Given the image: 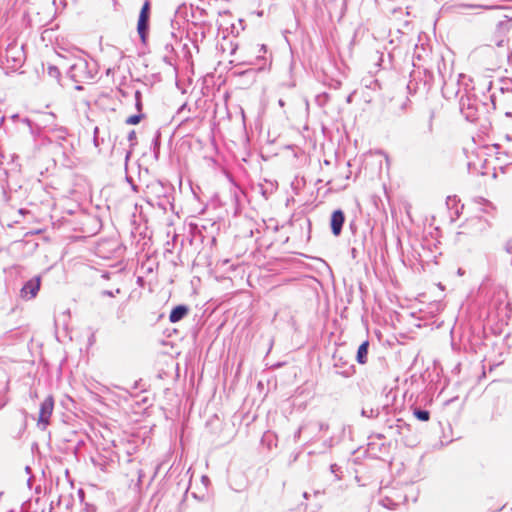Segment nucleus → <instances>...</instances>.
I'll list each match as a JSON object with an SVG mask.
<instances>
[{"label": "nucleus", "instance_id": "f257e3e1", "mask_svg": "<svg viewBox=\"0 0 512 512\" xmlns=\"http://www.w3.org/2000/svg\"><path fill=\"white\" fill-rule=\"evenodd\" d=\"M81 51L77 50L76 53H70V56L58 55L67 59L70 63L67 68V76L76 83L86 82L94 78V68L84 58Z\"/></svg>", "mask_w": 512, "mask_h": 512}, {"label": "nucleus", "instance_id": "f03ea898", "mask_svg": "<svg viewBox=\"0 0 512 512\" xmlns=\"http://www.w3.org/2000/svg\"><path fill=\"white\" fill-rule=\"evenodd\" d=\"M148 191L151 195H153L157 200V205L161 208H165L167 204H171V198L174 191V188L163 181L156 180L151 182L148 186Z\"/></svg>", "mask_w": 512, "mask_h": 512}, {"label": "nucleus", "instance_id": "7ed1b4c3", "mask_svg": "<svg viewBox=\"0 0 512 512\" xmlns=\"http://www.w3.org/2000/svg\"><path fill=\"white\" fill-rule=\"evenodd\" d=\"M150 16H151V2L145 0L143 3L138 21H137V33L139 35L142 44L146 45L148 42L149 31H150Z\"/></svg>", "mask_w": 512, "mask_h": 512}, {"label": "nucleus", "instance_id": "20e7f679", "mask_svg": "<svg viewBox=\"0 0 512 512\" xmlns=\"http://www.w3.org/2000/svg\"><path fill=\"white\" fill-rule=\"evenodd\" d=\"M437 70L439 77L442 81V94L445 98H450L452 94L457 95L459 91L454 92L452 89L453 86V75L451 68L447 65L444 58L441 57L437 62Z\"/></svg>", "mask_w": 512, "mask_h": 512}, {"label": "nucleus", "instance_id": "39448f33", "mask_svg": "<svg viewBox=\"0 0 512 512\" xmlns=\"http://www.w3.org/2000/svg\"><path fill=\"white\" fill-rule=\"evenodd\" d=\"M459 109L464 118L474 123L479 118V107L477 99L472 95H462L459 100Z\"/></svg>", "mask_w": 512, "mask_h": 512}, {"label": "nucleus", "instance_id": "423d86ee", "mask_svg": "<svg viewBox=\"0 0 512 512\" xmlns=\"http://www.w3.org/2000/svg\"><path fill=\"white\" fill-rule=\"evenodd\" d=\"M407 495L399 488H385L382 491V497L380 499V503L388 508L395 509L401 504L407 502Z\"/></svg>", "mask_w": 512, "mask_h": 512}, {"label": "nucleus", "instance_id": "0eeeda50", "mask_svg": "<svg viewBox=\"0 0 512 512\" xmlns=\"http://www.w3.org/2000/svg\"><path fill=\"white\" fill-rule=\"evenodd\" d=\"M489 227V222L482 216H474L467 219L461 226L459 235H479Z\"/></svg>", "mask_w": 512, "mask_h": 512}, {"label": "nucleus", "instance_id": "6e6552de", "mask_svg": "<svg viewBox=\"0 0 512 512\" xmlns=\"http://www.w3.org/2000/svg\"><path fill=\"white\" fill-rule=\"evenodd\" d=\"M54 409V398L52 395H48L44 401L40 404L38 426L41 430H45L50 423V417Z\"/></svg>", "mask_w": 512, "mask_h": 512}, {"label": "nucleus", "instance_id": "1a4fd4ad", "mask_svg": "<svg viewBox=\"0 0 512 512\" xmlns=\"http://www.w3.org/2000/svg\"><path fill=\"white\" fill-rule=\"evenodd\" d=\"M333 361V366L337 374L345 378H349L355 374V366L339 353L336 352L333 354Z\"/></svg>", "mask_w": 512, "mask_h": 512}, {"label": "nucleus", "instance_id": "9d476101", "mask_svg": "<svg viewBox=\"0 0 512 512\" xmlns=\"http://www.w3.org/2000/svg\"><path fill=\"white\" fill-rule=\"evenodd\" d=\"M41 277L39 275L26 281L20 290V297L24 300L35 298L40 290Z\"/></svg>", "mask_w": 512, "mask_h": 512}, {"label": "nucleus", "instance_id": "9b49d317", "mask_svg": "<svg viewBox=\"0 0 512 512\" xmlns=\"http://www.w3.org/2000/svg\"><path fill=\"white\" fill-rule=\"evenodd\" d=\"M345 219V213L343 212L342 209H336L332 212L330 217V229L331 233L335 237L341 235Z\"/></svg>", "mask_w": 512, "mask_h": 512}, {"label": "nucleus", "instance_id": "f8f14e48", "mask_svg": "<svg viewBox=\"0 0 512 512\" xmlns=\"http://www.w3.org/2000/svg\"><path fill=\"white\" fill-rule=\"evenodd\" d=\"M485 9L488 11V20L495 24L512 15V10L506 6H491Z\"/></svg>", "mask_w": 512, "mask_h": 512}, {"label": "nucleus", "instance_id": "ddd939ff", "mask_svg": "<svg viewBox=\"0 0 512 512\" xmlns=\"http://www.w3.org/2000/svg\"><path fill=\"white\" fill-rule=\"evenodd\" d=\"M23 52L17 45L9 44L5 51V58L7 62H12L10 68L17 69L23 62Z\"/></svg>", "mask_w": 512, "mask_h": 512}, {"label": "nucleus", "instance_id": "4468645a", "mask_svg": "<svg viewBox=\"0 0 512 512\" xmlns=\"http://www.w3.org/2000/svg\"><path fill=\"white\" fill-rule=\"evenodd\" d=\"M68 134V131L65 127H57L54 129H51L50 131V140L51 141H57L60 145V147L63 148V153L66 154L71 148L72 144H69V147H67L65 143H67L66 136Z\"/></svg>", "mask_w": 512, "mask_h": 512}, {"label": "nucleus", "instance_id": "2eb2a0df", "mask_svg": "<svg viewBox=\"0 0 512 512\" xmlns=\"http://www.w3.org/2000/svg\"><path fill=\"white\" fill-rule=\"evenodd\" d=\"M189 313V307L185 304H179L172 308L169 314V321L177 323L185 318Z\"/></svg>", "mask_w": 512, "mask_h": 512}, {"label": "nucleus", "instance_id": "dca6fc26", "mask_svg": "<svg viewBox=\"0 0 512 512\" xmlns=\"http://www.w3.org/2000/svg\"><path fill=\"white\" fill-rule=\"evenodd\" d=\"M512 28V15L503 21H499L495 24V32L498 36H506Z\"/></svg>", "mask_w": 512, "mask_h": 512}, {"label": "nucleus", "instance_id": "f3484780", "mask_svg": "<svg viewBox=\"0 0 512 512\" xmlns=\"http://www.w3.org/2000/svg\"><path fill=\"white\" fill-rule=\"evenodd\" d=\"M388 429L393 431L398 436L403 435L404 430L412 431L411 425L400 418L396 419L395 423L388 425Z\"/></svg>", "mask_w": 512, "mask_h": 512}, {"label": "nucleus", "instance_id": "a211bd4d", "mask_svg": "<svg viewBox=\"0 0 512 512\" xmlns=\"http://www.w3.org/2000/svg\"><path fill=\"white\" fill-rule=\"evenodd\" d=\"M368 349H369V341L368 340L362 342L359 345L358 350H357V354H356V361L359 364L363 365V364L367 363V360H368Z\"/></svg>", "mask_w": 512, "mask_h": 512}, {"label": "nucleus", "instance_id": "6ab92c4d", "mask_svg": "<svg viewBox=\"0 0 512 512\" xmlns=\"http://www.w3.org/2000/svg\"><path fill=\"white\" fill-rule=\"evenodd\" d=\"M160 147H161V132L157 130L151 141V151L153 152V156L155 160L159 159L160 156Z\"/></svg>", "mask_w": 512, "mask_h": 512}, {"label": "nucleus", "instance_id": "aec40b11", "mask_svg": "<svg viewBox=\"0 0 512 512\" xmlns=\"http://www.w3.org/2000/svg\"><path fill=\"white\" fill-rule=\"evenodd\" d=\"M409 104L410 100L407 97L401 99L400 101H394V114H396L397 116L403 115L404 113H406Z\"/></svg>", "mask_w": 512, "mask_h": 512}, {"label": "nucleus", "instance_id": "412c9836", "mask_svg": "<svg viewBox=\"0 0 512 512\" xmlns=\"http://www.w3.org/2000/svg\"><path fill=\"white\" fill-rule=\"evenodd\" d=\"M458 202H459V200L456 198V196H448L447 197L446 204H447L448 208L452 209L453 207H455V217H451L452 220H455L456 218H458L461 214V210L463 209V205H461V207L459 209Z\"/></svg>", "mask_w": 512, "mask_h": 512}, {"label": "nucleus", "instance_id": "4be33fe9", "mask_svg": "<svg viewBox=\"0 0 512 512\" xmlns=\"http://www.w3.org/2000/svg\"><path fill=\"white\" fill-rule=\"evenodd\" d=\"M366 240H367V235L365 232H363L360 235L355 234V237L352 241V245L353 246L357 245V247H359L362 252H365Z\"/></svg>", "mask_w": 512, "mask_h": 512}, {"label": "nucleus", "instance_id": "5701e85b", "mask_svg": "<svg viewBox=\"0 0 512 512\" xmlns=\"http://www.w3.org/2000/svg\"><path fill=\"white\" fill-rule=\"evenodd\" d=\"M413 415L422 422H426L430 419V412L426 409L414 408Z\"/></svg>", "mask_w": 512, "mask_h": 512}, {"label": "nucleus", "instance_id": "b1692460", "mask_svg": "<svg viewBox=\"0 0 512 512\" xmlns=\"http://www.w3.org/2000/svg\"><path fill=\"white\" fill-rule=\"evenodd\" d=\"M330 100V95L327 93V92H323V93H320L318 94L316 97H315V103L319 106V107H324L327 105V103L329 102Z\"/></svg>", "mask_w": 512, "mask_h": 512}, {"label": "nucleus", "instance_id": "393cba45", "mask_svg": "<svg viewBox=\"0 0 512 512\" xmlns=\"http://www.w3.org/2000/svg\"><path fill=\"white\" fill-rule=\"evenodd\" d=\"M380 414V411H379V408H370V409H367V408H362L361 410V415L363 417H367V418H370V419H374V418H377Z\"/></svg>", "mask_w": 512, "mask_h": 512}, {"label": "nucleus", "instance_id": "a878e982", "mask_svg": "<svg viewBox=\"0 0 512 512\" xmlns=\"http://www.w3.org/2000/svg\"><path fill=\"white\" fill-rule=\"evenodd\" d=\"M410 432L411 431H407V430H404V434L403 435H399L400 437V440L406 445V446H414L416 444V439L410 437Z\"/></svg>", "mask_w": 512, "mask_h": 512}, {"label": "nucleus", "instance_id": "bb28decb", "mask_svg": "<svg viewBox=\"0 0 512 512\" xmlns=\"http://www.w3.org/2000/svg\"><path fill=\"white\" fill-rule=\"evenodd\" d=\"M47 73L51 78L57 80L58 83L60 82L61 72L57 66L49 65L47 68Z\"/></svg>", "mask_w": 512, "mask_h": 512}, {"label": "nucleus", "instance_id": "cd10ccee", "mask_svg": "<svg viewBox=\"0 0 512 512\" xmlns=\"http://www.w3.org/2000/svg\"><path fill=\"white\" fill-rule=\"evenodd\" d=\"M145 117V114L143 113H137V114H134V115H131L129 116L126 120H125V123L128 124V125H137L141 122V120Z\"/></svg>", "mask_w": 512, "mask_h": 512}, {"label": "nucleus", "instance_id": "c85d7f7f", "mask_svg": "<svg viewBox=\"0 0 512 512\" xmlns=\"http://www.w3.org/2000/svg\"><path fill=\"white\" fill-rule=\"evenodd\" d=\"M135 98V108L138 113H142L143 103H142V93L139 90H136L134 93Z\"/></svg>", "mask_w": 512, "mask_h": 512}, {"label": "nucleus", "instance_id": "c756f323", "mask_svg": "<svg viewBox=\"0 0 512 512\" xmlns=\"http://www.w3.org/2000/svg\"><path fill=\"white\" fill-rule=\"evenodd\" d=\"M425 79L422 82L423 90H429L433 79V74L427 70L424 71Z\"/></svg>", "mask_w": 512, "mask_h": 512}, {"label": "nucleus", "instance_id": "7c9ffc66", "mask_svg": "<svg viewBox=\"0 0 512 512\" xmlns=\"http://www.w3.org/2000/svg\"><path fill=\"white\" fill-rule=\"evenodd\" d=\"M498 90L502 94H506V93L512 94V80H503L502 85L498 88Z\"/></svg>", "mask_w": 512, "mask_h": 512}, {"label": "nucleus", "instance_id": "2f4dec72", "mask_svg": "<svg viewBox=\"0 0 512 512\" xmlns=\"http://www.w3.org/2000/svg\"><path fill=\"white\" fill-rule=\"evenodd\" d=\"M411 77H412L413 79H411V80L409 81V83L407 84V89H408L409 91H412V90H413L414 92H416L418 89H420V87H419V83L416 81V78H415V72H414L413 74H411Z\"/></svg>", "mask_w": 512, "mask_h": 512}, {"label": "nucleus", "instance_id": "473e14b6", "mask_svg": "<svg viewBox=\"0 0 512 512\" xmlns=\"http://www.w3.org/2000/svg\"><path fill=\"white\" fill-rule=\"evenodd\" d=\"M191 495L194 499L201 501V502H206L209 499L208 492H206V491L201 492L200 494H198L196 492H192Z\"/></svg>", "mask_w": 512, "mask_h": 512}, {"label": "nucleus", "instance_id": "72a5a7b5", "mask_svg": "<svg viewBox=\"0 0 512 512\" xmlns=\"http://www.w3.org/2000/svg\"><path fill=\"white\" fill-rule=\"evenodd\" d=\"M120 293H121V289L117 288L115 291H112V290H102L100 292V295L102 297H115L117 294H120Z\"/></svg>", "mask_w": 512, "mask_h": 512}, {"label": "nucleus", "instance_id": "f704fd0d", "mask_svg": "<svg viewBox=\"0 0 512 512\" xmlns=\"http://www.w3.org/2000/svg\"><path fill=\"white\" fill-rule=\"evenodd\" d=\"M350 253H351V257L352 259L356 260L358 259V257L360 256V254H363L364 252H362L360 250L359 247H357V245L351 247V250H350Z\"/></svg>", "mask_w": 512, "mask_h": 512}, {"label": "nucleus", "instance_id": "c9c22d12", "mask_svg": "<svg viewBox=\"0 0 512 512\" xmlns=\"http://www.w3.org/2000/svg\"><path fill=\"white\" fill-rule=\"evenodd\" d=\"M127 139L130 142V146L134 147L137 143L136 142V132L134 130H131L127 135Z\"/></svg>", "mask_w": 512, "mask_h": 512}, {"label": "nucleus", "instance_id": "e433bc0d", "mask_svg": "<svg viewBox=\"0 0 512 512\" xmlns=\"http://www.w3.org/2000/svg\"><path fill=\"white\" fill-rule=\"evenodd\" d=\"M308 429V426H300L297 431L294 433V441L297 442L299 441L300 437H301V434L303 431L307 430Z\"/></svg>", "mask_w": 512, "mask_h": 512}, {"label": "nucleus", "instance_id": "4c0bfd02", "mask_svg": "<svg viewBox=\"0 0 512 512\" xmlns=\"http://www.w3.org/2000/svg\"><path fill=\"white\" fill-rule=\"evenodd\" d=\"M341 470V467L338 466L337 464H331L330 465V471L331 473H333L335 476H336V479H340V477L338 476V472H340Z\"/></svg>", "mask_w": 512, "mask_h": 512}, {"label": "nucleus", "instance_id": "58836bf2", "mask_svg": "<svg viewBox=\"0 0 512 512\" xmlns=\"http://www.w3.org/2000/svg\"><path fill=\"white\" fill-rule=\"evenodd\" d=\"M315 426L318 428L319 431H326L329 428V425L323 422H318L315 424Z\"/></svg>", "mask_w": 512, "mask_h": 512}, {"label": "nucleus", "instance_id": "ea45409f", "mask_svg": "<svg viewBox=\"0 0 512 512\" xmlns=\"http://www.w3.org/2000/svg\"><path fill=\"white\" fill-rule=\"evenodd\" d=\"M201 482H202V484L204 485V490L207 492L208 485L210 484V479H209V477H208V476L203 475V476L201 477Z\"/></svg>", "mask_w": 512, "mask_h": 512}, {"label": "nucleus", "instance_id": "a19ab883", "mask_svg": "<svg viewBox=\"0 0 512 512\" xmlns=\"http://www.w3.org/2000/svg\"><path fill=\"white\" fill-rule=\"evenodd\" d=\"M505 118H506V125L512 129V113L511 112H505Z\"/></svg>", "mask_w": 512, "mask_h": 512}, {"label": "nucleus", "instance_id": "79ce46f5", "mask_svg": "<svg viewBox=\"0 0 512 512\" xmlns=\"http://www.w3.org/2000/svg\"><path fill=\"white\" fill-rule=\"evenodd\" d=\"M433 118H434V114L431 113L429 121H428V132L429 133H432V131H433Z\"/></svg>", "mask_w": 512, "mask_h": 512}, {"label": "nucleus", "instance_id": "37998d69", "mask_svg": "<svg viewBox=\"0 0 512 512\" xmlns=\"http://www.w3.org/2000/svg\"><path fill=\"white\" fill-rule=\"evenodd\" d=\"M98 131H99L98 127H95V129H94V139H93V141H94V145H95L96 147H98V146L100 145V144H99L98 137H97Z\"/></svg>", "mask_w": 512, "mask_h": 512}, {"label": "nucleus", "instance_id": "c03bdc74", "mask_svg": "<svg viewBox=\"0 0 512 512\" xmlns=\"http://www.w3.org/2000/svg\"><path fill=\"white\" fill-rule=\"evenodd\" d=\"M95 511H96L95 506L89 505V504L86 505L85 512H95Z\"/></svg>", "mask_w": 512, "mask_h": 512}, {"label": "nucleus", "instance_id": "a18cd8bd", "mask_svg": "<svg viewBox=\"0 0 512 512\" xmlns=\"http://www.w3.org/2000/svg\"><path fill=\"white\" fill-rule=\"evenodd\" d=\"M490 100H491V103L493 105V108L496 109V95H495V93H492L490 95Z\"/></svg>", "mask_w": 512, "mask_h": 512}, {"label": "nucleus", "instance_id": "49530a36", "mask_svg": "<svg viewBox=\"0 0 512 512\" xmlns=\"http://www.w3.org/2000/svg\"><path fill=\"white\" fill-rule=\"evenodd\" d=\"M111 277V273L108 272V271H105L101 274V278L105 279V280H109Z\"/></svg>", "mask_w": 512, "mask_h": 512}, {"label": "nucleus", "instance_id": "de8ad7c7", "mask_svg": "<svg viewBox=\"0 0 512 512\" xmlns=\"http://www.w3.org/2000/svg\"><path fill=\"white\" fill-rule=\"evenodd\" d=\"M468 170L471 173L474 172L476 170L475 164H473L472 162H468Z\"/></svg>", "mask_w": 512, "mask_h": 512}, {"label": "nucleus", "instance_id": "09e8293b", "mask_svg": "<svg viewBox=\"0 0 512 512\" xmlns=\"http://www.w3.org/2000/svg\"><path fill=\"white\" fill-rule=\"evenodd\" d=\"M349 227H350L351 231L353 232V234L355 235L356 234V232H355L356 224L354 222H351L349 224Z\"/></svg>", "mask_w": 512, "mask_h": 512}, {"label": "nucleus", "instance_id": "8fccbe9b", "mask_svg": "<svg viewBox=\"0 0 512 512\" xmlns=\"http://www.w3.org/2000/svg\"><path fill=\"white\" fill-rule=\"evenodd\" d=\"M325 445L328 447H332L334 445L333 438H330L329 440L325 441Z\"/></svg>", "mask_w": 512, "mask_h": 512}, {"label": "nucleus", "instance_id": "3c124183", "mask_svg": "<svg viewBox=\"0 0 512 512\" xmlns=\"http://www.w3.org/2000/svg\"><path fill=\"white\" fill-rule=\"evenodd\" d=\"M78 495H79V497H80V499H81V500H83V499H84V495H85V493H84L83 489H79V490H78Z\"/></svg>", "mask_w": 512, "mask_h": 512}, {"label": "nucleus", "instance_id": "603ef678", "mask_svg": "<svg viewBox=\"0 0 512 512\" xmlns=\"http://www.w3.org/2000/svg\"><path fill=\"white\" fill-rule=\"evenodd\" d=\"M255 72H256V70H255V69H249V70H246V71L241 72V73H239V74H240V75H243V74H246V73H255Z\"/></svg>", "mask_w": 512, "mask_h": 512}, {"label": "nucleus", "instance_id": "864d4df0", "mask_svg": "<svg viewBox=\"0 0 512 512\" xmlns=\"http://www.w3.org/2000/svg\"><path fill=\"white\" fill-rule=\"evenodd\" d=\"M130 156H131V151H128V152L126 153V156H125V163H126V164H127L128 160H129Z\"/></svg>", "mask_w": 512, "mask_h": 512}, {"label": "nucleus", "instance_id": "5fc2aeb1", "mask_svg": "<svg viewBox=\"0 0 512 512\" xmlns=\"http://www.w3.org/2000/svg\"><path fill=\"white\" fill-rule=\"evenodd\" d=\"M507 251H508L509 253H512V243H509V244L507 245Z\"/></svg>", "mask_w": 512, "mask_h": 512}, {"label": "nucleus", "instance_id": "6e6d98bb", "mask_svg": "<svg viewBox=\"0 0 512 512\" xmlns=\"http://www.w3.org/2000/svg\"><path fill=\"white\" fill-rule=\"evenodd\" d=\"M130 185H131L133 191H135V192L138 191V187H137V185L134 184V182L132 184H130Z\"/></svg>", "mask_w": 512, "mask_h": 512}, {"label": "nucleus", "instance_id": "4d7b16f0", "mask_svg": "<svg viewBox=\"0 0 512 512\" xmlns=\"http://www.w3.org/2000/svg\"><path fill=\"white\" fill-rule=\"evenodd\" d=\"M165 49H166V50H171V51H172V50H173V46H172L171 44H167V45L165 46Z\"/></svg>", "mask_w": 512, "mask_h": 512}, {"label": "nucleus", "instance_id": "13d9d810", "mask_svg": "<svg viewBox=\"0 0 512 512\" xmlns=\"http://www.w3.org/2000/svg\"><path fill=\"white\" fill-rule=\"evenodd\" d=\"M126 180H127V182H128V183H130V184H132V183H133V179H132V177H130V176H126Z\"/></svg>", "mask_w": 512, "mask_h": 512}, {"label": "nucleus", "instance_id": "bf43d9fd", "mask_svg": "<svg viewBox=\"0 0 512 512\" xmlns=\"http://www.w3.org/2000/svg\"><path fill=\"white\" fill-rule=\"evenodd\" d=\"M492 88H493V83H492V81H490L488 84L487 90L490 91Z\"/></svg>", "mask_w": 512, "mask_h": 512}, {"label": "nucleus", "instance_id": "052dcab7", "mask_svg": "<svg viewBox=\"0 0 512 512\" xmlns=\"http://www.w3.org/2000/svg\"><path fill=\"white\" fill-rule=\"evenodd\" d=\"M303 497H304L305 499H309L310 495H309V493H308V492H304V493H303Z\"/></svg>", "mask_w": 512, "mask_h": 512}, {"label": "nucleus", "instance_id": "680f3d73", "mask_svg": "<svg viewBox=\"0 0 512 512\" xmlns=\"http://www.w3.org/2000/svg\"><path fill=\"white\" fill-rule=\"evenodd\" d=\"M498 365H499V363L494 364V365H490L489 370H490V371H492V370H493L496 366H498Z\"/></svg>", "mask_w": 512, "mask_h": 512}, {"label": "nucleus", "instance_id": "e2e57ef3", "mask_svg": "<svg viewBox=\"0 0 512 512\" xmlns=\"http://www.w3.org/2000/svg\"><path fill=\"white\" fill-rule=\"evenodd\" d=\"M502 43H503V39H501V40L497 41V46H501V45H502Z\"/></svg>", "mask_w": 512, "mask_h": 512}, {"label": "nucleus", "instance_id": "0e129e2a", "mask_svg": "<svg viewBox=\"0 0 512 512\" xmlns=\"http://www.w3.org/2000/svg\"><path fill=\"white\" fill-rule=\"evenodd\" d=\"M351 99H352V95H349V96L347 97V102H348V103H350V102H351Z\"/></svg>", "mask_w": 512, "mask_h": 512}, {"label": "nucleus", "instance_id": "69168bd1", "mask_svg": "<svg viewBox=\"0 0 512 512\" xmlns=\"http://www.w3.org/2000/svg\"><path fill=\"white\" fill-rule=\"evenodd\" d=\"M279 105L280 106H283L284 105V101L282 99L279 100Z\"/></svg>", "mask_w": 512, "mask_h": 512}, {"label": "nucleus", "instance_id": "338daca9", "mask_svg": "<svg viewBox=\"0 0 512 512\" xmlns=\"http://www.w3.org/2000/svg\"><path fill=\"white\" fill-rule=\"evenodd\" d=\"M114 7L118 4L117 0H112Z\"/></svg>", "mask_w": 512, "mask_h": 512}, {"label": "nucleus", "instance_id": "774afa93", "mask_svg": "<svg viewBox=\"0 0 512 512\" xmlns=\"http://www.w3.org/2000/svg\"><path fill=\"white\" fill-rule=\"evenodd\" d=\"M76 89H77V90H82V86L77 85V86H76Z\"/></svg>", "mask_w": 512, "mask_h": 512}]
</instances>
